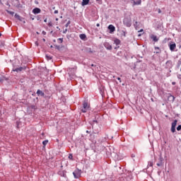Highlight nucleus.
Returning <instances> with one entry per match:
<instances>
[{
	"mask_svg": "<svg viewBox=\"0 0 181 181\" xmlns=\"http://www.w3.org/2000/svg\"><path fill=\"white\" fill-rule=\"evenodd\" d=\"M42 35H46V32L45 31H42Z\"/></svg>",
	"mask_w": 181,
	"mask_h": 181,
	"instance_id": "nucleus-39",
	"label": "nucleus"
},
{
	"mask_svg": "<svg viewBox=\"0 0 181 181\" xmlns=\"http://www.w3.org/2000/svg\"><path fill=\"white\" fill-rule=\"evenodd\" d=\"M15 17L17 18V19H18V21H21V16L19 15L16 14Z\"/></svg>",
	"mask_w": 181,
	"mask_h": 181,
	"instance_id": "nucleus-25",
	"label": "nucleus"
},
{
	"mask_svg": "<svg viewBox=\"0 0 181 181\" xmlns=\"http://www.w3.org/2000/svg\"><path fill=\"white\" fill-rule=\"evenodd\" d=\"M138 36H139V37H141V36H142V34H141V33H140V34H138Z\"/></svg>",
	"mask_w": 181,
	"mask_h": 181,
	"instance_id": "nucleus-41",
	"label": "nucleus"
},
{
	"mask_svg": "<svg viewBox=\"0 0 181 181\" xmlns=\"http://www.w3.org/2000/svg\"><path fill=\"white\" fill-rule=\"evenodd\" d=\"M139 33H142L144 32V29H141L140 30L138 31Z\"/></svg>",
	"mask_w": 181,
	"mask_h": 181,
	"instance_id": "nucleus-36",
	"label": "nucleus"
},
{
	"mask_svg": "<svg viewBox=\"0 0 181 181\" xmlns=\"http://www.w3.org/2000/svg\"><path fill=\"white\" fill-rule=\"evenodd\" d=\"M69 159H73V155L69 154Z\"/></svg>",
	"mask_w": 181,
	"mask_h": 181,
	"instance_id": "nucleus-30",
	"label": "nucleus"
},
{
	"mask_svg": "<svg viewBox=\"0 0 181 181\" xmlns=\"http://www.w3.org/2000/svg\"><path fill=\"white\" fill-rule=\"evenodd\" d=\"M44 22H47V18H46L45 20H44Z\"/></svg>",
	"mask_w": 181,
	"mask_h": 181,
	"instance_id": "nucleus-42",
	"label": "nucleus"
},
{
	"mask_svg": "<svg viewBox=\"0 0 181 181\" xmlns=\"http://www.w3.org/2000/svg\"><path fill=\"white\" fill-rule=\"evenodd\" d=\"M54 13H59V11H57V10H55L54 11Z\"/></svg>",
	"mask_w": 181,
	"mask_h": 181,
	"instance_id": "nucleus-35",
	"label": "nucleus"
},
{
	"mask_svg": "<svg viewBox=\"0 0 181 181\" xmlns=\"http://www.w3.org/2000/svg\"><path fill=\"white\" fill-rule=\"evenodd\" d=\"M79 37L81 40H86V39H87V35H86V34H81Z\"/></svg>",
	"mask_w": 181,
	"mask_h": 181,
	"instance_id": "nucleus-13",
	"label": "nucleus"
},
{
	"mask_svg": "<svg viewBox=\"0 0 181 181\" xmlns=\"http://www.w3.org/2000/svg\"><path fill=\"white\" fill-rule=\"evenodd\" d=\"M73 175L75 177V179H78L80 176H81V170H76L74 173Z\"/></svg>",
	"mask_w": 181,
	"mask_h": 181,
	"instance_id": "nucleus-3",
	"label": "nucleus"
},
{
	"mask_svg": "<svg viewBox=\"0 0 181 181\" xmlns=\"http://www.w3.org/2000/svg\"><path fill=\"white\" fill-rule=\"evenodd\" d=\"M57 29H59L60 30V28L59 27H57Z\"/></svg>",
	"mask_w": 181,
	"mask_h": 181,
	"instance_id": "nucleus-48",
	"label": "nucleus"
},
{
	"mask_svg": "<svg viewBox=\"0 0 181 181\" xmlns=\"http://www.w3.org/2000/svg\"><path fill=\"white\" fill-rule=\"evenodd\" d=\"M171 132H173V133L176 132V127H171Z\"/></svg>",
	"mask_w": 181,
	"mask_h": 181,
	"instance_id": "nucleus-23",
	"label": "nucleus"
},
{
	"mask_svg": "<svg viewBox=\"0 0 181 181\" xmlns=\"http://www.w3.org/2000/svg\"><path fill=\"white\" fill-rule=\"evenodd\" d=\"M8 13H10V15H14L15 12L13 11H8Z\"/></svg>",
	"mask_w": 181,
	"mask_h": 181,
	"instance_id": "nucleus-29",
	"label": "nucleus"
},
{
	"mask_svg": "<svg viewBox=\"0 0 181 181\" xmlns=\"http://www.w3.org/2000/svg\"><path fill=\"white\" fill-rule=\"evenodd\" d=\"M124 24L127 25V28H129L131 26V23H126L125 21H124Z\"/></svg>",
	"mask_w": 181,
	"mask_h": 181,
	"instance_id": "nucleus-22",
	"label": "nucleus"
},
{
	"mask_svg": "<svg viewBox=\"0 0 181 181\" xmlns=\"http://www.w3.org/2000/svg\"><path fill=\"white\" fill-rule=\"evenodd\" d=\"M2 0H0V2H1Z\"/></svg>",
	"mask_w": 181,
	"mask_h": 181,
	"instance_id": "nucleus-55",
	"label": "nucleus"
},
{
	"mask_svg": "<svg viewBox=\"0 0 181 181\" xmlns=\"http://www.w3.org/2000/svg\"><path fill=\"white\" fill-rule=\"evenodd\" d=\"M114 43H115V45H117V46H118V45H119L121 43V40L116 38L114 40Z\"/></svg>",
	"mask_w": 181,
	"mask_h": 181,
	"instance_id": "nucleus-16",
	"label": "nucleus"
},
{
	"mask_svg": "<svg viewBox=\"0 0 181 181\" xmlns=\"http://www.w3.org/2000/svg\"><path fill=\"white\" fill-rule=\"evenodd\" d=\"M58 40L60 43H63V38H59Z\"/></svg>",
	"mask_w": 181,
	"mask_h": 181,
	"instance_id": "nucleus-27",
	"label": "nucleus"
},
{
	"mask_svg": "<svg viewBox=\"0 0 181 181\" xmlns=\"http://www.w3.org/2000/svg\"><path fill=\"white\" fill-rule=\"evenodd\" d=\"M86 132H87V134H89V132H88V130H87V131H86Z\"/></svg>",
	"mask_w": 181,
	"mask_h": 181,
	"instance_id": "nucleus-49",
	"label": "nucleus"
},
{
	"mask_svg": "<svg viewBox=\"0 0 181 181\" xmlns=\"http://www.w3.org/2000/svg\"><path fill=\"white\" fill-rule=\"evenodd\" d=\"M173 84H175V82H173Z\"/></svg>",
	"mask_w": 181,
	"mask_h": 181,
	"instance_id": "nucleus-54",
	"label": "nucleus"
},
{
	"mask_svg": "<svg viewBox=\"0 0 181 181\" xmlns=\"http://www.w3.org/2000/svg\"><path fill=\"white\" fill-rule=\"evenodd\" d=\"M175 49H176V44L175 43L170 44V50H171V52H173V50H175Z\"/></svg>",
	"mask_w": 181,
	"mask_h": 181,
	"instance_id": "nucleus-9",
	"label": "nucleus"
},
{
	"mask_svg": "<svg viewBox=\"0 0 181 181\" xmlns=\"http://www.w3.org/2000/svg\"><path fill=\"white\" fill-rule=\"evenodd\" d=\"M90 0H83L81 5L82 6H86V5H88Z\"/></svg>",
	"mask_w": 181,
	"mask_h": 181,
	"instance_id": "nucleus-11",
	"label": "nucleus"
},
{
	"mask_svg": "<svg viewBox=\"0 0 181 181\" xmlns=\"http://www.w3.org/2000/svg\"><path fill=\"white\" fill-rule=\"evenodd\" d=\"M37 94L41 97H45V93H43V91L40 90V89L37 90Z\"/></svg>",
	"mask_w": 181,
	"mask_h": 181,
	"instance_id": "nucleus-10",
	"label": "nucleus"
},
{
	"mask_svg": "<svg viewBox=\"0 0 181 181\" xmlns=\"http://www.w3.org/2000/svg\"><path fill=\"white\" fill-rule=\"evenodd\" d=\"M67 33V29H65V30L63 31V33Z\"/></svg>",
	"mask_w": 181,
	"mask_h": 181,
	"instance_id": "nucleus-37",
	"label": "nucleus"
},
{
	"mask_svg": "<svg viewBox=\"0 0 181 181\" xmlns=\"http://www.w3.org/2000/svg\"><path fill=\"white\" fill-rule=\"evenodd\" d=\"M68 71H69V75L71 76V78H74V68H69ZM70 71H73V73H71Z\"/></svg>",
	"mask_w": 181,
	"mask_h": 181,
	"instance_id": "nucleus-6",
	"label": "nucleus"
},
{
	"mask_svg": "<svg viewBox=\"0 0 181 181\" xmlns=\"http://www.w3.org/2000/svg\"><path fill=\"white\" fill-rule=\"evenodd\" d=\"M2 81H4V80L2 78H0V83H2Z\"/></svg>",
	"mask_w": 181,
	"mask_h": 181,
	"instance_id": "nucleus-40",
	"label": "nucleus"
},
{
	"mask_svg": "<svg viewBox=\"0 0 181 181\" xmlns=\"http://www.w3.org/2000/svg\"><path fill=\"white\" fill-rule=\"evenodd\" d=\"M46 57L48 59V60H52V57L46 55Z\"/></svg>",
	"mask_w": 181,
	"mask_h": 181,
	"instance_id": "nucleus-28",
	"label": "nucleus"
},
{
	"mask_svg": "<svg viewBox=\"0 0 181 181\" xmlns=\"http://www.w3.org/2000/svg\"><path fill=\"white\" fill-rule=\"evenodd\" d=\"M52 9H56V7H53Z\"/></svg>",
	"mask_w": 181,
	"mask_h": 181,
	"instance_id": "nucleus-50",
	"label": "nucleus"
},
{
	"mask_svg": "<svg viewBox=\"0 0 181 181\" xmlns=\"http://www.w3.org/2000/svg\"><path fill=\"white\" fill-rule=\"evenodd\" d=\"M50 47H51V48L53 47V45H51Z\"/></svg>",
	"mask_w": 181,
	"mask_h": 181,
	"instance_id": "nucleus-52",
	"label": "nucleus"
},
{
	"mask_svg": "<svg viewBox=\"0 0 181 181\" xmlns=\"http://www.w3.org/2000/svg\"><path fill=\"white\" fill-rule=\"evenodd\" d=\"M55 47H56V49H57L58 50L60 49V46H59V45H55Z\"/></svg>",
	"mask_w": 181,
	"mask_h": 181,
	"instance_id": "nucleus-32",
	"label": "nucleus"
},
{
	"mask_svg": "<svg viewBox=\"0 0 181 181\" xmlns=\"http://www.w3.org/2000/svg\"><path fill=\"white\" fill-rule=\"evenodd\" d=\"M58 174L60 175V176H62L63 177H66V172L64 171H59L58 173Z\"/></svg>",
	"mask_w": 181,
	"mask_h": 181,
	"instance_id": "nucleus-15",
	"label": "nucleus"
},
{
	"mask_svg": "<svg viewBox=\"0 0 181 181\" xmlns=\"http://www.w3.org/2000/svg\"><path fill=\"white\" fill-rule=\"evenodd\" d=\"M90 109V105L87 102H83V107H81V110L82 112H86L88 110Z\"/></svg>",
	"mask_w": 181,
	"mask_h": 181,
	"instance_id": "nucleus-1",
	"label": "nucleus"
},
{
	"mask_svg": "<svg viewBox=\"0 0 181 181\" xmlns=\"http://www.w3.org/2000/svg\"><path fill=\"white\" fill-rule=\"evenodd\" d=\"M177 131H181V124L178 125L177 127Z\"/></svg>",
	"mask_w": 181,
	"mask_h": 181,
	"instance_id": "nucleus-26",
	"label": "nucleus"
},
{
	"mask_svg": "<svg viewBox=\"0 0 181 181\" xmlns=\"http://www.w3.org/2000/svg\"><path fill=\"white\" fill-rule=\"evenodd\" d=\"M48 26L50 28V27H52V26H53V23L52 22V21H49V23H48Z\"/></svg>",
	"mask_w": 181,
	"mask_h": 181,
	"instance_id": "nucleus-24",
	"label": "nucleus"
},
{
	"mask_svg": "<svg viewBox=\"0 0 181 181\" xmlns=\"http://www.w3.org/2000/svg\"><path fill=\"white\" fill-rule=\"evenodd\" d=\"M103 46L107 49V50H111L112 49V46L110 45L108 42H105L103 44Z\"/></svg>",
	"mask_w": 181,
	"mask_h": 181,
	"instance_id": "nucleus-7",
	"label": "nucleus"
},
{
	"mask_svg": "<svg viewBox=\"0 0 181 181\" xmlns=\"http://www.w3.org/2000/svg\"><path fill=\"white\" fill-rule=\"evenodd\" d=\"M158 13H160V9L158 10Z\"/></svg>",
	"mask_w": 181,
	"mask_h": 181,
	"instance_id": "nucleus-46",
	"label": "nucleus"
},
{
	"mask_svg": "<svg viewBox=\"0 0 181 181\" xmlns=\"http://www.w3.org/2000/svg\"><path fill=\"white\" fill-rule=\"evenodd\" d=\"M55 21H59V18H55Z\"/></svg>",
	"mask_w": 181,
	"mask_h": 181,
	"instance_id": "nucleus-47",
	"label": "nucleus"
},
{
	"mask_svg": "<svg viewBox=\"0 0 181 181\" xmlns=\"http://www.w3.org/2000/svg\"><path fill=\"white\" fill-rule=\"evenodd\" d=\"M23 70H26V66H21L18 68H16L13 69V71H16L17 73H20V71H23Z\"/></svg>",
	"mask_w": 181,
	"mask_h": 181,
	"instance_id": "nucleus-5",
	"label": "nucleus"
},
{
	"mask_svg": "<svg viewBox=\"0 0 181 181\" xmlns=\"http://www.w3.org/2000/svg\"><path fill=\"white\" fill-rule=\"evenodd\" d=\"M5 46V42L4 41H0V49H2Z\"/></svg>",
	"mask_w": 181,
	"mask_h": 181,
	"instance_id": "nucleus-19",
	"label": "nucleus"
},
{
	"mask_svg": "<svg viewBox=\"0 0 181 181\" xmlns=\"http://www.w3.org/2000/svg\"><path fill=\"white\" fill-rule=\"evenodd\" d=\"M163 157H162V153H160L158 158V163H157V166H163Z\"/></svg>",
	"mask_w": 181,
	"mask_h": 181,
	"instance_id": "nucleus-2",
	"label": "nucleus"
},
{
	"mask_svg": "<svg viewBox=\"0 0 181 181\" xmlns=\"http://www.w3.org/2000/svg\"><path fill=\"white\" fill-rule=\"evenodd\" d=\"M148 166H153V162H150L148 163Z\"/></svg>",
	"mask_w": 181,
	"mask_h": 181,
	"instance_id": "nucleus-31",
	"label": "nucleus"
},
{
	"mask_svg": "<svg viewBox=\"0 0 181 181\" xmlns=\"http://www.w3.org/2000/svg\"><path fill=\"white\" fill-rule=\"evenodd\" d=\"M96 1H100V0H96Z\"/></svg>",
	"mask_w": 181,
	"mask_h": 181,
	"instance_id": "nucleus-56",
	"label": "nucleus"
},
{
	"mask_svg": "<svg viewBox=\"0 0 181 181\" xmlns=\"http://www.w3.org/2000/svg\"><path fill=\"white\" fill-rule=\"evenodd\" d=\"M130 1L133 6H135V5H141V4L142 3V0H130Z\"/></svg>",
	"mask_w": 181,
	"mask_h": 181,
	"instance_id": "nucleus-4",
	"label": "nucleus"
},
{
	"mask_svg": "<svg viewBox=\"0 0 181 181\" xmlns=\"http://www.w3.org/2000/svg\"><path fill=\"white\" fill-rule=\"evenodd\" d=\"M134 25L136 30H138V28L139 26V23H138V21H135Z\"/></svg>",
	"mask_w": 181,
	"mask_h": 181,
	"instance_id": "nucleus-17",
	"label": "nucleus"
},
{
	"mask_svg": "<svg viewBox=\"0 0 181 181\" xmlns=\"http://www.w3.org/2000/svg\"><path fill=\"white\" fill-rule=\"evenodd\" d=\"M176 125H177V120H174V122L172 123L171 127L176 128Z\"/></svg>",
	"mask_w": 181,
	"mask_h": 181,
	"instance_id": "nucleus-18",
	"label": "nucleus"
},
{
	"mask_svg": "<svg viewBox=\"0 0 181 181\" xmlns=\"http://www.w3.org/2000/svg\"><path fill=\"white\" fill-rule=\"evenodd\" d=\"M33 13H35V15L37 13H40V8H35L33 10Z\"/></svg>",
	"mask_w": 181,
	"mask_h": 181,
	"instance_id": "nucleus-12",
	"label": "nucleus"
},
{
	"mask_svg": "<svg viewBox=\"0 0 181 181\" xmlns=\"http://www.w3.org/2000/svg\"><path fill=\"white\" fill-rule=\"evenodd\" d=\"M54 42H56V40H54Z\"/></svg>",
	"mask_w": 181,
	"mask_h": 181,
	"instance_id": "nucleus-53",
	"label": "nucleus"
},
{
	"mask_svg": "<svg viewBox=\"0 0 181 181\" xmlns=\"http://www.w3.org/2000/svg\"><path fill=\"white\" fill-rule=\"evenodd\" d=\"M16 1H19V0H16Z\"/></svg>",
	"mask_w": 181,
	"mask_h": 181,
	"instance_id": "nucleus-57",
	"label": "nucleus"
},
{
	"mask_svg": "<svg viewBox=\"0 0 181 181\" xmlns=\"http://www.w3.org/2000/svg\"><path fill=\"white\" fill-rule=\"evenodd\" d=\"M151 38L153 40V42H158V40H159V39L158 38V37H156V35H152L151 36Z\"/></svg>",
	"mask_w": 181,
	"mask_h": 181,
	"instance_id": "nucleus-14",
	"label": "nucleus"
},
{
	"mask_svg": "<svg viewBox=\"0 0 181 181\" xmlns=\"http://www.w3.org/2000/svg\"><path fill=\"white\" fill-rule=\"evenodd\" d=\"M43 42H46V39L43 38L42 39Z\"/></svg>",
	"mask_w": 181,
	"mask_h": 181,
	"instance_id": "nucleus-44",
	"label": "nucleus"
},
{
	"mask_svg": "<svg viewBox=\"0 0 181 181\" xmlns=\"http://www.w3.org/2000/svg\"><path fill=\"white\" fill-rule=\"evenodd\" d=\"M96 26L98 28V26H100V23L96 24Z\"/></svg>",
	"mask_w": 181,
	"mask_h": 181,
	"instance_id": "nucleus-43",
	"label": "nucleus"
},
{
	"mask_svg": "<svg viewBox=\"0 0 181 181\" xmlns=\"http://www.w3.org/2000/svg\"><path fill=\"white\" fill-rule=\"evenodd\" d=\"M108 29L110 30V33H113V32H115V27L112 25H110L108 26Z\"/></svg>",
	"mask_w": 181,
	"mask_h": 181,
	"instance_id": "nucleus-8",
	"label": "nucleus"
},
{
	"mask_svg": "<svg viewBox=\"0 0 181 181\" xmlns=\"http://www.w3.org/2000/svg\"><path fill=\"white\" fill-rule=\"evenodd\" d=\"M117 80L121 83V78L118 77Z\"/></svg>",
	"mask_w": 181,
	"mask_h": 181,
	"instance_id": "nucleus-38",
	"label": "nucleus"
},
{
	"mask_svg": "<svg viewBox=\"0 0 181 181\" xmlns=\"http://www.w3.org/2000/svg\"><path fill=\"white\" fill-rule=\"evenodd\" d=\"M48 143H49V140H45L42 142V145H44V146H46Z\"/></svg>",
	"mask_w": 181,
	"mask_h": 181,
	"instance_id": "nucleus-20",
	"label": "nucleus"
},
{
	"mask_svg": "<svg viewBox=\"0 0 181 181\" xmlns=\"http://www.w3.org/2000/svg\"><path fill=\"white\" fill-rule=\"evenodd\" d=\"M155 50H157L156 53H160V49L158 47H155Z\"/></svg>",
	"mask_w": 181,
	"mask_h": 181,
	"instance_id": "nucleus-21",
	"label": "nucleus"
},
{
	"mask_svg": "<svg viewBox=\"0 0 181 181\" xmlns=\"http://www.w3.org/2000/svg\"><path fill=\"white\" fill-rule=\"evenodd\" d=\"M2 36V34L0 33V37H1Z\"/></svg>",
	"mask_w": 181,
	"mask_h": 181,
	"instance_id": "nucleus-51",
	"label": "nucleus"
},
{
	"mask_svg": "<svg viewBox=\"0 0 181 181\" xmlns=\"http://www.w3.org/2000/svg\"><path fill=\"white\" fill-rule=\"evenodd\" d=\"M69 24H70V21H68V23L65 25L66 28H67Z\"/></svg>",
	"mask_w": 181,
	"mask_h": 181,
	"instance_id": "nucleus-34",
	"label": "nucleus"
},
{
	"mask_svg": "<svg viewBox=\"0 0 181 181\" xmlns=\"http://www.w3.org/2000/svg\"><path fill=\"white\" fill-rule=\"evenodd\" d=\"M170 98H173V101H175V96L170 95Z\"/></svg>",
	"mask_w": 181,
	"mask_h": 181,
	"instance_id": "nucleus-33",
	"label": "nucleus"
},
{
	"mask_svg": "<svg viewBox=\"0 0 181 181\" xmlns=\"http://www.w3.org/2000/svg\"><path fill=\"white\" fill-rule=\"evenodd\" d=\"M93 122H95L97 124L98 122L97 120H93Z\"/></svg>",
	"mask_w": 181,
	"mask_h": 181,
	"instance_id": "nucleus-45",
	"label": "nucleus"
}]
</instances>
